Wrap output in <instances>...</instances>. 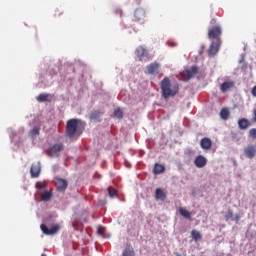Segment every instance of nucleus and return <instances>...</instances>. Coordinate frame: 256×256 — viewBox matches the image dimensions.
Listing matches in <instances>:
<instances>
[{
	"mask_svg": "<svg viewBox=\"0 0 256 256\" xmlns=\"http://www.w3.org/2000/svg\"><path fill=\"white\" fill-rule=\"evenodd\" d=\"M162 96L164 99H169V97H175L179 93V84L171 83L168 77H165L160 84Z\"/></svg>",
	"mask_w": 256,
	"mask_h": 256,
	"instance_id": "f257e3e1",
	"label": "nucleus"
},
{
	"mask_svg": "<svg viewBox=\"0 0 256 256\" xmlns=\"http://www.w3.org/2000/svg\"><path fill=\"white\" fill-rule=\"evenodd\" d=\"M81 120L72 118L66 123V135L69 139H79L83 131L80 128Z\"/></svg>",
	"mask_w": 256,
	"mask_h": 256,
	"instance_id": "f03ea898",
	"label": "nucleus"
},
{
	"mask_svg": "<svg viewBox=\"0 0 256 256\" xmlns=\"http://www.w3.org/2000/svg\"><path fill=\"white\" fill-rule=\"evenodd\" d=\"M221 35H223V30L219 25L210 27L208 29V38L210 41L221 42Z\"/></svg>",
	"mask_w": 256,
	"mask_h": 256,
	"instance_id": "7ed1b4c3",
	"label": "nucleus"
},
{
	"mask_svg": "<svg viewBox=\"0 0 256 256\" xmlns=\"http://www.w3.org/2000/svg\"><path fill=\"white\" fill-rule=\"evenodd\" d=\"M138 61H149V51L144 46H138L135 50Z\"/></svg>",
	"mask_w": 256,
	"mask_h": 256,
	"instance_id": "20e7f679",
	"label": "nucleus"
},
{
	"mask_svg": "<svg viewBox=\"0 0 256 256\" xmlns=\"http://www.w3.org/2000/svg\"><path fill=\"white\" fill-rule=\"evenodd\" d=\"M197 73H199V67L192 66L190 69L184 70L182 72V79H183V81H189V80L193 79V77L195 75H197Z\"/></svg>",
	"mask_w": 256,
	"mask_h": 256,
	"instance_id": "39448f33",
	"label": "nucleus"
},
{
	"mask_svg": "<svg viewBox=\"0 0 256 256\" xmlns=\"http://www.w3.org/2000/svg\"><path fill=\"white\" fill-rule=\"evenodd\" d=\"M40 229L44 235H57L59 233V230L61 229V226L59 224L53 225L51 228H48L47 225L41 224Z\"/></svg>",
	"mask_w": 256,
	"mask_h": 256,
	"instance_id": "423d86ee",
	"label": "nucleus"
},
{
	"mask_svg": "<svg viewBox=\"0 0 256 256\" xmlns=\"http://www.w3.org/2000/svg\"><path fill=\"white\" fill-rule=\"evenodd\" d=\"M63 148V143L54 144L48 149L47 153L49 157H59V153L63 151Z\"/></svg>",
	"mask_w": 256,
	"mask_h": 256,
	"instance_id": "0eeeda50",
	"label": "nucleus"
},
{
	"mask_svg": "<svg viewBox=\"0 0 256 256\" xmlns=\"http://www.w3.org/2000/svg\"><path fill=\"white\" fill-rule=\"evenodd\" d=\"M220 48H221V42L211 41V45L208 49V56L215 57L217 53H219Z\"/></svg>",
	"mask_w": 256,
	"mask_h": 256,
	"instance_id": "6e6552de",
	"label": "nucleus"
},
{
	"mask_svg": "<svg viewBox=\"0 0 256 256\" xmlns=\"http://www.w3.org/2000/svg\"><path fill=\"white\" fill-rule=\"evenodd\" d=\"M31 177L37 178L41 175V164L39 162L33 163L30 168Z\"/></svg>",
	"mask_w": 256,
	"mask_h": 256,
	"instance_id": "1a4fd4ad",
	"label": "nucleus"
},
{
	"mask_svg": "<svg viewBox=\"0 0 256 256\" xmlns=\"http://www.w3.org/2000/svg\"><path fill=\"white\" fill-rule=\"evenodd\" d=\"M145 9L143 8H137L134 12V19L133 21L139 22V21H144L145 20Z\"/></svg>",
	"mask_w": 256,
	"mask_h": 256,
	"instance_id": "9d476101",
	"label": "nucleus"
},
{
	"mask_svg": "<svg viewBox=\"0 0 256 256\" xmlns=\"http://www.w3.org/2000/svg\"><path fill=\"white\" fill-rule=\"evenodd\" d=\"M194 164L198 169H203L207 165V158L205 156L199 155L195 158Z\"/></svg>",
	"mask_w": 256,
	"mask_h": 256,
	"instance_id": "9b49d317",
	"label": "nucleus"
},
{
	"mask_svg": "<svg viewBox=\"0 0 256 256\" xmlns=\"http://www.w3.org/2000/svg\"><path fill=\"white\" fill-rule=\"evenodd\" d=\"M149 75H158L159 74V63L153 62L147 66Z\"/></svg>",
	"mask_w": 256,
	"mask_h": 256,
	"instance_id": "f8f14e48",
	"label": "nucleus"
},
{
	"mask_svg": "<svg viewBox=\"0 0 256 256\" xmlns=\"http://www.w3.org/2000/svg\"><path fill=\"white\" fill-rule=\"evenodd\" d=\"M245 156L248 157V159H253L256 155V147L254 145H249L247 148L244 149Z\"/></svg>",
	"mask_w": 256,
	"mask_h": 256,
	"instance_id": "ddd939ff",
	"label": "nucleus"
},
{
	"mask_svg": "<svg viewBox=\"0 0 256 256\" xmlns=\"http://www.w3.org/2000/svg\"><path fill=\"white\" fill-rule=\"evenodd\" d=\"M68 183L65 179H58L56 182L57 191L63 192L67 189Z\"/></svg>",
	"mask_w": 256,
	"mask_h": 256,
	"instance_id": "4468645a",
	"label": "nucleus"
},
{
	"mask_svg": "<svg viewBox=\"0 0 256 256\" xmlns=\"http://www.w3.org/2000/svg\"><path fill=\"white\" fill-rule=\"evenodd\" d=\"M213 145V142H211V139L209 138H203L200 141V146L205 150V151H209V149H211Z\"/></svg>",
	"mask_w": 256,
	"mask_h": 256,
	"instance_id": "2eb2a0df",
	"label": "nucleus"
},
{
	"mask_svg": "<svg viewBox=\"0 0 256 256\" xmlns=\"http://www.w3.org/2000/svg\"><path fill=\"white\" fill-rule=\"evenodd\" d=\"M166 198H167V194L163 192V189L157 188L155 191V199L157 201H165Z\"/></svg>",
	"mask_w": 256,
	"mask_h": 256,
	"instance_id": "dca6fc26",
	"label": "nucleus"
},
{
	"mask_svg": "<svg viewBox=\"0 0 256 256\" xmlns=\"http://www.w3.org/2000/svg\"><path fill=\"white\" fill-rule=\"evenodd\" d=\"M51 199H53V191L52 190L44 191L41 194V201L47 202V201H51Z\"/></svg>",
	"mask_w": 256,
	"mask_h": 256,
	"instance_id": "f3484780",
	"label": "nucleus"
},
{
	"mask_svg": "<svg viewBox=\"0 0 256 256\" xmlns=\"http://www.w3.org/2000/svg\"><path fill=\"white\" fill-rule=\"evenodd\" d=\"M238 126L240 129H249V127H251V122H249L247 118H242L238 120Z\"/></svg>",
	"mask_w": 256,
	"mask_h": 256,
	"instance_id": "a211bd4d",
	"label": "nucleus"
},
{
	"mask_svg": "<svg viewBox=\"0 0 256 256\" xmlns=\"http://www.w3.org/2000/svg\"><path fill=\"white\" fill-rule=\"evenodd\" d=\"M235 83L233 82H223L221 85V91L222 93H227V91H229V89H231V87H234Z\"/></svg>",
	"mask_w": 256,
	"mask_h": 256,
	"instance_id": "6ab92c4d",
	"label": "nucleus"
},
{
	"mask_svg": "<svg viewBox=\"0 0 256 256\" xmlns=\"http://www.w3.org/2000/svg\"><path fill=\"white\" fill-rule=\"evenodd\" d=\"M191 237L193 241H202L203 239V235H201V232H199L198 230H192Z\"/></svg>",
	"mask_w": 256,
	"mask_h": 256,
	"instance_id": "aec40b11",
	"label": "nucleus"
},
{
	"mask_svg": "<svg viewBox=\"0 0 256 256\" xmlns=\"http://www.w3.org/2000/svg\"><path fill=\"white\" fill-rule=\"evenodd\" d=\"M49 97H53L51 96V94H45V93H42L40 94L38 97H37V101L39 103H45V101H51V99H49Z\"/></svg>",
	"mask_w": 256,
	"mask_h": 256,
	"instance_id": "412c9836",
	"label": "nucleus"
},
{
	"mask_svg": "<svg viewBox=\"0 0 256 256\" xmlns=\"http://www.w3.org/2000/svg\"><path fill=\"white\" fill-rule=\"evenodd\" d=\"M160 173H165V166L161 164H155L154 175H160Z\"/></svg>",
	"mask_w": 256,
	"mask_h": 256,
	"instance_id": "4be33fe9",
	"label": "nucleus"
},
{
	"mask_svg": "<svg viewBox=\"0 0 256 256\" xmlns=\"http://www.w3.org/2000/svg\"><path fill=\"white\" fill-rule=\"evenodd\" d=\"M179 213L182 215V217L191 221V212H189V210L185 208H179Z\"/></svg>",
	"mask_w": 256,
	"mask_h": 256,
	"instance_id": "5701e85b",
	"label": "nucleus"
},
{
	"mask_svg": "<svg viewBox=\"0 0 256 256\" xmlns=\"http://www.w3.org/2000/svg\"><path fill=\"white\" fill-rule=\"evenodd\" d=\"M229 115H231V113L229 112V108H223L220 112V117L224 121H227V119H229Z\"/></svg>",
	"mask_w": 256,
	"mask_h": 256,
	"instance_id": "b1692460",
	"label": "nucleus"
},
{
	"mask_svg": "<svg viewBox=\"0 0 256 256\" xmlns=\"http://www.w3.org/2000/svg\"><path fill=\"white\" fill-rule=\"evenodd\" d=\"M41 131V128L39 127H34L30 132H29V136L32 137V139H35V137H38L39 133Z\"/></svg>",
	"mask_w": 256,
	"mask_h": 256,
	"instance_id": "393cba45",
	"label": "nucleus"
},
{
	"mask_svg": "<svg viewBox=\"0 0 256 256\" xmlns=\"http://www.w3.org/2000/svg\"><path fill=\"white\" fill-rule=\"evenodd\" d=\"M35 187L38 191H45V189H47V184H45V182H37Z\"/></svg>",
	"mask_w": 256,
	"mask_h": 256,
	"instance_id": "a878e982",
	"label": "nucleus"
},
{
	"mask_svg": "<svg viewBox=\"0 0 256 256\" xmlns=\"http://www.w3.org/2000/svg\"><path fill=\"white\" fill-rule=\"evenodd\" d=\"M122 255L123 256H133V255H135V251L133 250V248H126V249H124Z\"/></svg>",
	"mask_w": 256,
	"mask_h": 256,
	"instance_id": "bb28decb",
	"label": "nucleus"
},
{
	"mask_svg": "<svg viewBox=\"0 0 256 256\" xmlns=\"http://www.w3.org/2000/svg\"><path fill=\"white\" fill-rule=\"evenodd\" d=\"M114 117L116 119H123V110L121 108H118L114 111Z\"/></svg>",
	"mask_w": 256,
	"mask_h": 256,
	"instance_id": "cd10ccee",
	"label": "nucleus"
},
{
	"mask_svg": "<svg viewBox=\"0 0 256 256\" xmlns=\"http://www.w3.org/2000/svg\"><path fill=\"white\" fill-rule=\"evenodd\" d=\"M108 193H109L110 197H115V195H117V190H115L113 188H109Z\"/></svg>",
	"mask_w": 256,
	"mask_h": 256,
	"instance_id": "c85d7f7f",
	"label": "nucleus"
},
{
	"mask_svg": "<svg viewBox=\"0 0 256 256\" xmlns=\"http://www.w3.org/2000/svg\"><path fill=\"white\" fill-rule=\"evenodd\" d=\"M249 135L252 137V139H256V128L250 129Z\"/></svg>",
	"mask_w": 256,
	"mask_h": 256,
	"instance_id": "c756f323",
	"label": "nucleus"
},
{
	"mask_svg": "<svg viewBox=\"0 0 256 256\" xmlns=\"http://www.w3.org/2000/svg\"><path fill=\"white\" fill-rule=\"evenodd\" d=\"M225 217H226L227 220L233 218V211L232 210H228L226 215H225Z\"/></svg>",
	"mask_w": 256,
	"mask_h": 256,
	"instance_id": "7c9ffc66",
	"label": "nucleus"
},
{
	"mask_svg": "<svg viewBox=\"0 0 256 256\" xmlns=\"http://www.w3.org/2000/svg\"><path fill=\"white\" fill-rule=\"evenodd\" d=\"M98 235H105V227L100 226L98 228Z\"/></svg>",
	"mask_w": 256,
	"mask_h": 256,
	"instance_id": "2f4dec72",
	"label": "nucleus"
},
{
	"mask_svg": "<svg viewBox=\"0 0 256 256\" xmlns=\"http://www.w3.org/2000/svg\"><path fill=\"white\" fill-rule=\"evenodd\" d=\"M234 221H235L236 223H239V221H241V216H240L239 214H236V215H235V218H234Z\"/></svg>",
	"mask_w": 256,
	"mask_h": 256,
	"instance_id": "473e14b6",
	"label": "nucleus"
},
{
	"mask_svg": "<svg viewBox=\"0 0 256 256\" xmlns=\"http://www.w3.org/2000/svg\"><path fill=\"white\" fill-rule=\"evenodd\" d=\"M116 13H117L118 15H120V17L123 16V10H121V9H117V10H116Z\"/></svg>",
	"mask_w": 256,
	"mask_h": 256,
	"instance_id": "72a5a7b5",
	"label": "nucleus"
},
{
	"mask_svg": "<svg viewBox=\"0 0 256 256\" xmlns=\"http://www.w3.org/2000/svg\"><path fill=\"white\" fill-rule=\"evenodd\" d=\"M100 114H101V112H100V111H97V112L92 113L91 117L94 118L95 115H100Z\"/></svg>",
	"mask_w": 256,
	"mask_h": 256,
	"instance_id": "f704fd0d",
	"label": "nucleus"
},
{
	"mask_svg": "<svg viewBox=\"0 0 256 256\" xmlns=\"http://www.w3.org/2000/svg\"><path fill=\"white\" fill-rule=\"evenodd\" d=\"M254 121L256 123V109L254 110Z\"/></svg>",
	"mask_w": 256,
	"mask_h": 256,
	"instance_id": "c9c22d12",
	"label": "nucleus"
},
{
	"mask_svg": "<svg viewBox=\"0 0 256 256\" xmlns=\"http://www.w3.org/2000/svg\"><path fill=\"white\" fill-rule=\"evenodd\" d=\"M55 15H61V14H55Z\"/></svg>",
	"mask_w": 256,
	"mask_h": 256,
	"instance_id": "e433bc0d",
	"label": "nucleus"
}]
</instances>
